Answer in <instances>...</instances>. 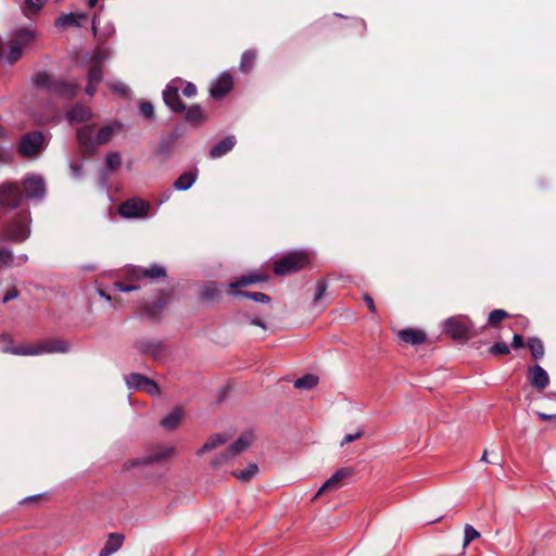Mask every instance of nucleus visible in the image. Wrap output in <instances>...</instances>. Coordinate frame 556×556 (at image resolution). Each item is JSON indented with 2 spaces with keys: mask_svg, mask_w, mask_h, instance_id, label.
Here are the masks:
<instances>
[{
  "mask_svg": "<svg viewBox=\"0 0 556 556\" xmlns=\"http://www.w3.org/2000/svg\"><path fill=\"white\" fill-rule=\"evenodd\" d=\"M480 533L471 525H465L463 546L466 547L470 542L478 539Z\"/></svg>",
  "mask_w": 556,
  "mask_h": 556,
  "instance_id": "e433bc0d",
  "label": "nucleus"
},
{
  "mask_svg": "<svg viewBox=\"0 0 556 556\" xmlns=\"http://www.w3.org/2000/svg\"><path fill=\"white\" fill-rule=\"evenodd\" d=\"M528 348L534 358H541L544 355L543 342L538 338H531L528 341Z\"/></svg>",
  "mask_w": 556,
  "mask_h": 556,
  "instance_id": "473e14b6",
  "label": "nucleus"
},
{
  "mask_svg": "<svg viewBox=\"0 0 556 556\" xmlns=\"http://www.w3.org/2000/svg\"><path fill=\"white\" fill-rule=\"evenodd\" d=\"M106 166L111 170H115L121 166V155L117 152H111L106 156Z\"/></svg>",
  "mask_w": 556,
  "mask_h": 556,
  "instance_id": "a19ab883",
  "label": "nucleus"
},
{
  "mask_svg": "<svg viewBox=\"0 0 556 556\" xmlns=\"http://www.w3.org/2000/svg\"><path fill=\"white\" fill-rule=\"evenodd\" d=\"M88 16L85 13L80 12H72L67 14L60 15L55 21V26L59 28H66L72 26H81L86 23Z\"/></svg>",
  "mask_w": 556,
  "mask_h": 556,
  "instance_id": "aec40b11",
  "label": "nucleus"
},
{
  "mask_svg": "<svg viewBox=\"0 0 556 556\" xmlns=\"http://www.w3.org/2000/svg\"><path fill=\"white\" fill-rule=\"evenodd\" d=\"M318 383V378L314 375H306L294 381V387L298 389L311 390Z\"/></svg>",
  "mask_w": 556,
  "mask_h": 556,
  "instance_id": "2f4dec72",
  "label": "nucleus"
},
{
  "mask_svg": "<svg viewBox=\"0 0 556 556\" xmlns=\"http://www.w3.org/2000/svg\"><path fill=\"white\" fill-rule=\"evenodd\" d=\"M481 460H482V462H486V460H488V459H486V451H484V452H483L482 457H481Z\"/></svg>",
  "mask_w": 556,
  "mask_h": 556,
  "instance_id": "338daca9",
  "label": "nucleus"
},
{
  "mask_svg": "<svg viewBox=\"0 0 556 556\" xmlns=\"http://www.w3.org/2000/svg\"><path fill=\"white\" fill-rule=\"evenodd\" d=\"M23 197L20 187L15 182L0 185V206L8 210H15L22 203Z\"/></svg>",
  "mask_w": 556,
  "mask_h": 556,
  "instance_id": "9d476101",
  "label": "nucleus"
},
{
  "mask_svg": "<svg viewBox=\"0 0 556 556\" xmlns=\"http://www.w3.org/2000/svg\"><path fill=\"white\" fill-rule=\"evenodd\" d=\"M92 113L89 108L85 105H76L73 108L68 114L67 118L71 123H80L90 119Z\"/></svg>",
  "mask_w": 556,
  "mask_h": 556,
  "instance_id": "bb28decb",
  "label": "nucleus"
},
{
  "mask_svg": "<svg viewBox=\"0 0 556 556\" xmlns=\"http://www.w3.org/2000/svg\"><path fill=\"white\" fill-rule=\"evenodd\" d=\"M125 382L129 390L144 391L151 395L160 393L157 384L140 374H130L125 376Z\"/></svg>",
  "mask_w": 556,
  "mask_h": 556,
  "instance_id": "ddd939ff",
  "label": "nucleus"
},
{
  "mask_svg": "<svg viewBox=\"0 0 556 556\" xmlns=\"http://www.w3.org/2000/svg\"><path fill=\"white\" fill-rule=\"evenodd\" d=\"M363 434V431H357L356 433H350V434H346L342 442H341V445H345V444H349L351 442H353L354 440L361 438Z\"/></svg>",
  "mask_w": 556,
  "mask_h": 556,
  "instance_id": "8fccbe9b",
  "label": "nucleus"
},
{
  "mask_svg": "<svg viewBox=\"0 0 556 556\" xmlns=\"http://www.w3.org/2000/svg\"><path fill=\"white\" fill-rule=\"evenodd\" d=\"M122 129L121 123H111L98 129L93 125H85L77 129V140L79 147L85 152H92L99 146L105 144Z\"/></svg>",
  "mask_w": 556,
  "mask_h": 556,
  "instance_id": "f257e3e1",
  "label": "nucleus"
},
{
  "mask_svg": "<svg viewBox=\"0 0 556 556\" xmlns=\"http://www.w3.org/2000/svg\"><path fill=\"white\" fill-rule=\"evenodd\" d=\"M23 187L25 194L30 200H42L46 195V185L41 176L29 175L24 178Z\"/></svg>",
  "mask_w": 556,
  "mask_h": 556,
  "instance_id": "dca6fc26",
  "label": "nucleus"
},
{
  "mask_svg": "<svg viewBox=\"0 0 556 556\" xmlns=\"http://www.w3.org/2000/svg\"><path fill=\"white\" fill-rule=\"evenodd\" d=\"M185 118L192 124H203L206 121V115L200 105H191L186 110Z\"/></svg>",
  "mask_w": 556,
  "mask_h": 556,
  "instance_id": "c85d7f7f",
  "label": "nucleus"
},
{
  "mask_svg": "<svg viewBox=\"0 0 556 556\" xmlns=\"http://www.w3.org/2000/svg\"><path fill=\"white\" fill-rule=\"evenodd\" d=\"M98 3V0H88V4L90 8H93Z\"/></svg>",
  "mask_w": 556,
  "mask_h": 556,
  "instance_id": "0e129e2a",
  "label": "nucleus"
},
{
  "mask_svg": "<svg viewBox=\"0 0 556 556\" xmlns=\"http://www.w3.org/2000/svg\"><path fill=\"white\" fill-rule=\"evenodd\" d=\"M539 418L545 421H553L556 425V414H545L538 412Z\"/></svg>",
  "mask_w": 556,
  "mask_h": 556,
  "instance_id": "603ef678",
  "label": "nucleus"
},
{
  "mask_svg": "<svg viewBox=\"0 0 556 556\" xmlns=\"http://www.w3.org/2000/svg\"><path fill=\"white\" fill-rule=\"evenodd\" d=\"M232 77L223 73L210 87V93L213 98H223L232 89Z\"/></svg>",
  "mask_w": 556,
  "mask_h": 556,
  "instance_id": "6ab92c4d",
  "label": "nucleus"
},
{
  "mask_svg": "<svg viewBox=\"0 0 556 556\" xmlns=\"http://www.w3.org/2000/svg\"><path fill=\"white\" fill-rule=\"evenodd\" d=\"M255 59H256L255 51H253V50L245 51L241 58L240 70L242 72H249L253 67Z\"/></svg>",
  "mask_w": 556,
  "mask_h": 556,
  "instance_id": "72a5a7b5",
  "label": "nucleus"
},
{
  "mask_svg": "<svg viewBox=\"0 0 556 556\" xmlns=\"http://www.w3.org/2000/svg\"><path fill=\"white\" fill-rule=\"evenodd\" d=\"M311 256L306 251H293L274 263L276 275L285 276L295 273L309 264Z\"/></svg>",
  "mask_w": 556,
  "mask_h": 556,
  "instance_id": "20e7f679",
  "label": "nucleus"
},
{
  "mask_svg": "<svg viewBox=\"0 0 556 556\" xmlns=\"http://www.w3.org/2000/svg\"><path fill=\"white\" fill-rule=\"evenodd\" d=\"M511 345L515 349L522 348L523 346V338L520 334H514Z\"/></svg>",
  "mask_w": 556,
  "mask_h": 556,
  "instance_id": "864d4df0",
  "label": "nucleus"
},
{
  "mask_svg": "<svg viewBox=\"0 0 556 556\" xmlns=\"http://www.w3.org/2000/svg\"><path fill=\"white\" fill-rule=\"evenodd\" d=\"M106 84L114 92H117L123 96L128 94L129 89L123 81H108Z\"/></svg>",
  "mask_w": 556,
  "mask_h": 556,
  "instance_id": "79ce46f5",
  "label": "nucleus"
},
{
  "mask_svg": "<svg viewBox=\"0 0 556 556\" xmlns=\"http://www.w3.org/2000/svg\"><path fill=\"white\" fill-rule=\"evenodd\" d=\"M138 349L143 353H151L153 355H157L160 346L155 343L140 342L138 344Z\"/></svg>",
  "mask_w": 556,
  "mask_h": 556,
  "instance_id": "37998d69",
  "label": "nucleus"
},
{
  "mask_svg": "<svg viewBox=\"0 0 556 556\" xmlns=\"http://www.w3.org/2000/svg\"><path fill=\"white\" fill-rule=\"evenodd\" d=\"M0 340H3V341L10 340V336L9 334H2L0 337Z\"/></svg>",
  "mask_w": 556,
  "mask_h": 556,
  "instance_id": "69168bd1",
  "label": "nucleus"
},
{
  "mask_svg": "<svg viewBox=\"0 0 556 556\" xmlns=\"http://www.w3.org/2000/svg\"><path fill=\"white\" fill-rule=\"evenodd\" d=\"M445 331L454 339L467 338L472 329V323L467 316H454L444 321Z\"/></svg>",
  "mask_w": 556,
  "mask_h": 556,
  "instance_id": "1a4fd4ad",
  "label": "nucleus"
},
{
  "mask_svg": "<svg viewBox=\"0 0 556 556\" xmlns=\"http://www.w3.org/2000/svg\"><path fill=\"white\" fill-rule=\"evenodd\" d=\"M124 536L119 533H110L104 546L99 552V556H111L123 545Z\"/></svg>",
  "mask_w": 556,
  "mask_h": 556,
  "instance_id": "4be33fe9",
  "label": "nucleus"
},
{
  "mask_svg": "<svg viewBox=\"0 0 556 556\" xmlns=\"http://www.w3.org/2000/svg\"><path fill=\"white\" fill-rule=\"evenodd\" d=\"M258 471V467L255 464H250L244 470H241L235 476L241 481H249L252 479Z\"/></svg>",
  "mask_w": 556,
  "mask_h": 556,
  "instance_id": "c9c22d12",
  "label": "nucleus"
},
{
  "mask_svg": "<svg viewBox=\"0 0 556 556\" xmlns=\"http://www.w3.org/2000/svg\"><path fill=\"white\" fill-rule=\"evenodd\" d=\"M140 112L147 118L153 117V115H154L153 104L151 102H142L140 105Z\"/></svg>",
  "mask_w": 556,
  "mask_h": 556,
  "instance_id": "49530a36",
  "label": "nucleus"
},
{
  "mask_svg": "<svg viewBox=\"0 0 556 556\" xmlns=\"http://www.w3.org/2000/svg\"><path fill=\"white\" fill-rule=\"evenodd\" d=\"M197 180L195 172H186L181 174L174 182L176 190L186 191L189 190Z\"/></svg>",
  "mask_w": 556,
  "mask_h": 556,
  "instance_id": "cd10ccee",
  "label": "nucleus"
},
{
  "mask_svg": "<svg viewBox=\"0 0 556 556\" xmlns=\"http://www.w3.org/2000/svg\"><path fill=\"white\" fill-rule=\"evenodd\" d=\"M14 255L9 249L0 250V269L11 266L14 263Z\"/></svg>",
  "mask_w": 556,
  "mask_h": 556,
  "instance_id": "4c0bfd02",
  "label": "nucleus"
},
{
  "mask_svg": "<svg viewBox=\"0 0 556 556\" xmlns=\"http://www.w3.org/2000/svg\"><path fill=\"white\" fill-rule=\"evenodd\" d=\"M155 156L159 159L160 163H165L172 156V142L162 141L159 146Z\"/></svg>",
  "mask_w": 556,
  "mask_h": 556,
  "instance_id": "7c9ffc66",
  "label": "nucleus"
},
{
  "mask_svg": "<svg viewBox=\"0 0 556 556\" xmlns=\"http://www.w3.org/2000/svg\"><path fill=\"white\" fill-rule=\"evenodd\" d=\"M114 288L119 292H130V291L138 290L140 287L138 285H134V283H125L122 281H116V282H114Z\"/></svg>",
  "mask_w": 556,
  "mask_h": 556,
  "instance_id": "c03bdc74",
  "label": "nucleus"
},
{
  "mask_svg": "<svg viewBox=\"0 0 556 556\" xmlns=\"http://www.w3.org/2000/svg\"><path fill=\"white\" fill-rule=\"evenodd\" d=\"M17 265L24 264L28 261V256L26 254H21L16 257Z\"/></svg>",
  "mask_w": 556,
  "mask_h": 556,
  "instance_id": "052dcab7",
  "label": "nucleus"
},
{
  "mask_svg": "<svg viewBox=\"0 0 556 556\" xmlns=\"http://www.w3.org/2000/svg\"><path fill=\"white\" fill-rule=\"evenodd\" d=\"M238 294L258 303H268L270 301L269 296L262 292H241Z\"/></svg>",
  "mask_w": 556,
  "mask_h": 556,
  "instance_id": "58836bf2",
  "label": "nucleus"
},
{
  "mask_svg": "<svg viewBox=\"0 0 556 556\" xmlns=\"http://www.w3.org/2000/svg\"><path fill=\"white\" fill-rule=\"evenodd\" d=\"M98 294L103 298L104 300H106L108 302L111 301V296L109 294H106L103 290L99 289L98 290Z\"/></svg>",
  "mask_w": 556,
  "mask_h": 556,
  "instance_id": "680f3d73",
  "label": "nucleus"
},
{
  "mask_svg": "<svg viewBox=\"0 0 556 556\" xmlns=\"http://www.w3.org/2000/svg\"><path fill=\"white\" fill-rule=\"evenodd\" d=\"M126 278L129 281L140 280V279H156L166 276V269L157 264L150 265L147 268L129 266L125 273Z\"/></svg>",
  "mask_w": 556,
  "mask_h": 556,
  "instance_id": "9b49d317",
  "label": "nucleus"
},
{
  "mask_svg": "<svg viewBox=\"0 0 556 556\" xmlns=\"http://www.w3.org/2000/svg\"><path fill=\"white\" fill-rule=\"evenodd\" d=\"M182 417L184 410L177 407L163 417L160 424L166 430H174L179 426Z\"/></svg>",
  "mask_w": 556,
  "mask_h": 556,
  "instance_id": "a878e982",
  "label": "nucleus"
},
{
  "mask_svg": "<svg viewBox=\"0 0 556 556\" xmlns=\"http://www.w3.org/2000/svg\"><path fill=\"white\" fill-rule=\"evenodd\" d=\"M491 353L494 355H506L509 353V348L506 343L498 342L491 348Z\"/></svg>",
  "mask_w": 556,
  "mask_h": 556,
  "instance_id": "a18cd8bd",
  "label": "nucleus"
},
{
  "mask_svg": "<svg viewBox=\"0 0 556 556\" xmlns=\"http://www.w3.org/2000/svg\"><path fill=\"white\" fill-rule=\"evenodd\" d=\"M114 33V27L112 24H108L104 28L103 36L109 37Z\"/></svg>",
  "mask_w": 556,
  "mask_h": 556,
  "instance_id": "4d7b16f0",
  "label": "nucleus"
},
{
  "mask_svg": "<svg viewBox=\"0 0 556 556\" xmlns=\"http://www.w3.org/2000/svg\"><path fill=\"white\" fill-rule=\"evenodd\" d=\"M111 59V52L108 48L99 47L84 56V66L87 74V86L85 92L92 97L97 92V86L103 79V68Z\"/></svg>",
  "mask_w": 556,
  "mask_h": 556,
  "instance_id": "f03ea898",
  "label": "nucleus"
},
{
  "mask_svg": "<svg viewBox=\"0 0 556 556\" xmlns=\"http://www.w3.org/2000/svg\"><path fill=\"white\" fill-rule=\"evenodd\" d=\"M397 336L403 342L409 343L413 345L420 344V343L425 342V340H426L425 332L421 330H418V329L400 330Z\"/></svg>",
  "mask_w": 556,
  "mask_h": 556,
  "instance_id": "393cba45",
  "label": "nucleus"
},
{
  "mask_svg": "<svg viewBox=\"0 0 556 556\" xmlns=\"http://www.w3.org/2000/svg\"><path fill=\"white\" fill-rule=\"evenodd\" d=\"M150 210L149 202L134 198L124 202L119 206V214L125 218H143L148 215Z\"/></svg>",
  "mask_w": 556,
  "mask_h": 556,
  "instance_id": "f8f14e48",
  "label": "nucleus"
},
{
  "mask_svg": "<svg viewBox=\"0 0 556 556\" xmlns=\"http://www.w3.org/2000/svg\"><path fill=\"white\" fill-rule=\"evenodd\" d=\"M46 1L47 0H25L22 5L24 15L28 18L36 16L45 5Z\"/></svg>",
  "mask_w": 556,
  "mask_h": 556,
  "instance_id": "c756f323",
  "label": "nucleus"
},
{
  "mask_svg": "<svg viewBox=\"0 0 556 556\" xmlns=\"http://www.w3.org/2000/svg\"><path fill=\"white\" fill-rule=\"evenodd\" d=\"M529 378L531 384L539 390H544L549 383V377L546 370L540 365H535L529 369Z\"/></svg>",
  "mask_w": 556,
  "mask_h": 556,
  "instance_id": "412c9836",
  "label": "nucleus"
},
{
  "mask_svg": "<svg viewBox=\"0 0 556 556\" xmlns=\"http://www.w3.org/2000/svg\"><path fill=\"white\" fill-rule=\"evenodd\" d=\"M46 144L45 136L39 131H33L22 137L18 151L23 156L33 157L39 154Z\"/></svg>",
  "mask_w": 556,
  "mask_h": 556,
  "instance_id": "6e6552de",
  "label": "nucleus"
},
{
  "mask_svg": "<svg viewBox=\"0 0 556 556\" xmlns=\"http://www.w3.org/2000/svg\"><path fill=\"white\" fill-rule=\"evenodd\" d=\"M71 169L75 178H78L80 176V167L78 165L72 164Z\"/></svg>",
  "mask_w": 556,
  "mask_h": 556,
  "instance_id": "13d9d810",
  "label": "nucleus"
},
{
  "mask_svg": "<svg viewBox=\"0 0 556 556\" xmlns=\"http://www.w3.org/2000/svg\"><path fill=\"white\" fill-rule=\"evenodd\" d=\"M34 84L39 88H49L53 93L64 99H72L75 97L80 88L77 83L66 80L51 81L50 76L46 73L36 75Z\"/></svg>",
  "mask_w": 556,
  "mask_h": 556,
  "instance_id": "39448f33",
  "label": "nucleus"
},
{
  "mask_svg": "<svg viewBox=\"0 0 556 556\" xmlns=\"http://www.w3.org/2000/svg\"><path fill=\"white\" fill-rule=\"evenodd\" d=\"M182 93L188 98L194 97L197 93V87L192 83H187L182 89Z\"/></svg>",
  "mask_w": 556,
  "mask_h": 556,
  "instance_id": "09e8293b",
  "label": "nucleus"
},
{
  "mask_svg": "<svg viewBox=\"0 0 556 556\" xmlns=\"http://www.w3.org/2000/svg\"><path fill=\"white\" fill-rule=\"evenodd\" d=\"M18 296V291L16 288H12L10 291L5 293V295L2 299L3 303H8L11 300H14Z\"/></svg>",
  "mask_w": 556,
  "mask_h": 556,
  "instance_id": "3c124183",
  "label": "nucleus"
},
{
  "mask_svg": "<svg viewBox=\"0 0 556 556\" xmlns=\"http://www.w3.org/2000/svg\"><path fill=\"white\" fill-rule=\"evenodd\" d=\"M98 24H99V18L97 15H94L93 20H92V30H93L94 36H97V34H98Z\"/></svg>",
  "mask_w": 556,
  "mask_h": 556,
  "instance_id": "bf43d9fd",
  "label": "nucleus"
},
{
  "mask_svg": "<svg viewBox=\"0 0 556 556\" xmlns=\"http://www.w3.org/2000/svg\"><path fill=\"white\" fill-rule=\"evenodd\" d=\"M327 289V285L325 281H318L316 286L315 300L318 301L323 298L325 291Z\"/></svg>",
  "mask_w": 556,
  "mask_h": 556,
  "instance_id": "de8ad7c7",
  "label": "nucleus"
},
{
  "mask_svg": "<svg viewBox=\"0 0 556 556\" xmlns=\"http://www.w3.org/2000/svg\"><path fill=\"white\" fill-rule=\"evenodd\" d=\"M176 450L174 446H161L157 450L150 453L147 457L132 459L127 463V468L143 465V464H152L162 462L175 454Z\"/></svg>",
  "mask_w": 556,
  "mask_h": 556,
  "instance_id": "a211bd4d",
  "label": "nucleus"
},
{
  "mask_svg": "<svg viewBox=\"0 0 556 556\" xmlns=\"http://www.w3.org/2000/svg\"><path fill=\"white\" fill-rule=\"evenodd\" d=\"M261 278L257 275L242 276L240 279L230 282L229 287L235 290L239 287L249 286L260 281Z\"/></svg>",
  "mask_w": 556,
  "mask_h": 556,
  "instance_id": "f704fd0d",
  "label": "nucleus"
},
{
  "mask_svg": "<svg viewBox=\"0 0 556 556\" xmlns=\"http://www.w3.org/2000/svg\"><path fill=\"white\" fill-rule=\"evenodd\" d=\"M507 316H508V314L504 309H493L489 314V324L492 326H495L498 323H501L503 319H505Z\"/></svg>",
  "mask_w": 556,
  "mask_h": 556,
  "instance_id": "ea45409f",
  "label": "nucleus"
},
{
  "mask_svg": "<svg viewBox=\"0 0 556 556\" xmlns=\"http://www.w3.org/2000/svg\"><path fill=\"white\" fill-rule=\"evenodd\" d=\"M30 216L27 211L22 212L17 217L3 228L1 239L3 241L23 242L30 235Z\"/></svg>",
  "mask_w": 556,
  "mask_h": 556,
  "instance_id": "423d86ee",
  "label": "nucleus"
},
{
  "mask_svg": "<svg viewBox=\"0 0 556 556\" xmlns=\"http://www.w3.org/2000/svg\"><path fill=\"white\" fill-rule=\"evenodd\" d=\"M70 343L61 339H48L38 343L8 346L3 352L14 355H41L51 353H66L70 351Z\"/></svg>",
  "mask_w": 556,
  "mask_h": 556,
  "instance_id": "7ed1b4c3",
  "label": "nucleus"
},
{
  "mask_svg": "<svg viewBox=\"0 0 556 556\" xmlns=\"http://www.w3.org/2000/svg\"><path fill=\"white\" fill-rule=\"evenodd\" d=\"M236 142H237V140L233 135L227 136L225 139L219 141L217 144H215L211 149L210 155L213 159H219V157L224 156L225 154H227L229 151H231L232 148L235 147Z\"/></svg>",
  "mask_w": 556,
  "mask_h": 556,
  "instance_id": "5701e85b",
  "label": "nucleus"
},
{
  "mask_svg": "<svg viewBox=\"0 0 556 556\" xmlns=\"http://www.w3.org/2000/svg\"><path fill=\"white\" fill-rule=\"evenodd\" d=\"M364 300L368 306V308L374 313L376 311V306H375V303H374V300L371 296H369L368 294H366L364 296Z\"/></svg>",
  "mask_w": 556,
  "mask_h": 556,
  "instance_id": "6e6d98bb",
  "label": "nucleus"
},
{
  "mask_svg": "<svg viewBox=\"0 0 556 556\" xmlns=\"http://www.w3.org/2000/svg\"><path fill=\"white\" fill-rule=\"evenodd\" d=\"M230 439V435L226 433H216L211 435L207 441L202 445V447L197 452L198 455H202L206 452L213 451L222 445H224L228 440Z\"/></svg>",
  "mask_w": 556,
  "mask_h": 556,
  "instance_id": "b1692460",
  "label": "nucleus"
},
{
  "mask_svg": "<svg viewBox=\"0 0 556 556\" xmlns=\"http://www.w3.org/2000/svg\"><path fill=\"white\" fill-rule=\"evenodd\" d=\"M3 135H4V131H3V129L0 127V139L3 137Z\"/></svg>",
  "mask_w": 556,
  "mask_h": 556,
  "instance_id": "774afa93",
  "label": "nucleus"
},
{
  "mask_svg": "<svg viewBox=\"0 0 556 556\" xmlns=\"http://www.w3.org/2000/svg\"><path fill=\"white\" fill-rule=\"evenodd\" d=\"M9 159V153L3 148H0V165L8 163Z\"/></svg>",
  "mask_w": 556,
  "mask_h": 556,
  "instance_id": "5fc2aeb1",
  "label": "nucleus"
},
{
  "mask_svg": "<svg viewBox=\"0 0 556 556\" xmlns=\"http://www.w3.org/2000/svg\"><path fill=\"white\" fill-rule=\"evenodd\" d=\"M251 324L255 325V326H258V327H262L263 329H265V325L258 318L252 319Z\"/></svg>",
  "mask_w": 556,
  "mask_h": 556,
  "instance_id": "e2e57ef3",
  "label": "nucleus"
},
{
  "mask_svg": "<svg viewBox=\"0 0 556 556\" xmlns=\"http://www.w3.org/2000/svg\"><path fill=\"white\" fill-rule=\"evenodd\" d=\"M254 440V434L252 431H245L243 432L237 441H235L228 448L227 451H225L224 453L219 454L218 456H216L213 462H212V466L214 468H218L219 466H222L223 464L229 462L230 459H232L233 457H236L237 455L241 454L242 452H244L250 445L251 443L253 442Z\"/></svg>",
  "mask_w": 556,
  "mask_h": 556,
  "instance_id": "0eeeda50",
  "label": "nucleus"
},
{
  "mask_svg": "<svg viewBox=\"0 0 556 556\" xmlns=\"http://www.w3.org/2000/svg\"><path fill=\"white\" fill-rule=\"evenodd\" d=\"M353 475V469L343 467L338 469L326 482L320 486L316 496L320 495L325 491H334L342 488L345 481Z\"/></svg>",
  "mask_w": 556,
  "mask_h": 556,
  "instance_id": "f3484780",
  "label": "nucleus"
},
{
  "mask_svg": "<svg viewBox=\"0 0 556 556\" xmlns=\"http://www.w3.org/2000/svg\"><path fill=\"white\" fill-rule=\"evenodd\" d=\"M35 34L29 29H21L15 34L12 40L10 51L5 55L7 61L12 64L22 55V46L26 45L34 38Z\"/></svg>",
  "mask_w": 556,
  "mask_h": 556,
  "instance_id": "4468645a",
  "label": "nucleus"
},
{
  "mask_svg": "<svg viewBox=\"0 0 556 556\" xmlns=\"http://www.w3.org/2000/svg\"><path fill=\"white\" fill-rule=\"evenodd\" d=\"M181 85L182 81L179 79L172 80L163 91L165 104L175 112H182L186 110V106L182 104L179 97V88Z\"/></svg>",
  "mask_w": 556,
  "mask_h": 556,
  "instance_id": "2eb2a0df",
  "label": "nucleus"
}]
</instances>
